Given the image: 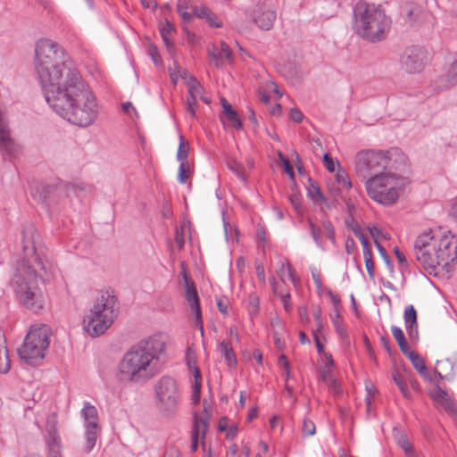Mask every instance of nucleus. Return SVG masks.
I'll return each instance as SVG.
<instances>
[{
	"instance_id": "43",
	"label": "nucleus",
	"mask_w": 457,
	"mask_h": 457,
	"mask_svg": "<svg viewBox=\"0 0 457 457\" xmlns=\"http://www.w3.org/2000/svg\"><path fill=\"white\" fill-rule=\"evenodd\" d=\"M316 432V426L311 420L305 419L303 422V434L304 436H313Z\"/></svg>"
},
{
	"instance_id": "42",
	"label": "nucleus",
	"mask_w": 457,
	"mask_h": 457,
	"mask_svg": "<svg viewBox=\"0 0 457 457\" xmlns=\"http://www.w3.org/2000/svg\"><path fill=\"white\" fill-rule=\"evenodd\" d=\"M189 175V165L188 162H180L179 172H178V179L180 183H185Z\"/></svg>"
},
{
	"instance_id": "60",
	"label": "nucleus",
	"mask_w": 457,
	"mask_h": 457,
	"mask_svg": "<svg viewBox=\"0 0 457 457\" xmlns=\"http://www.w3.org/2000/svg\"><path fill=\"white\" fill-rule=\"evenodd\" d=\"M173 66H174V71H172V70L170 69V79H171L172 82L175 84V83H177V80H178V76H177V74H176V72H175V71L179 72V71L181 70V68H180V66L178 64V62H173Z\"/></svg>"
},
{
	"instance_id": "13",
	"label": "nucleus",
	"mask_w": 457,
	"mask_h": 457,
	"mask_svg": "<svg viewBox=\"0 0 457 457\" xmlns=\"http://www.w3.org/2000/svg\"><path fill=\"white\" fill-rule=\"evenodd\" d=\"M426 51L421 46L406 47L400 56L401 68L410 74L420 72L425 65Z\"/></svg>"
},
{
	"instance_id": "3",
	"label": "nucleus",
	"mask_w": 457,
	"mask_h": 457,
	"mask_svg": "<svg viewBox=\"0 0 457 457\" xmlns=\"http://www.w3.org/2000/svg\"><path fill=\"white\" fill-rule=\"evenodd\" d=\"M165 353V337L155 334L131 346L117 367V378L125 383H144L160 370Z\"/></svg>"
},
{
	"instance_id": "49",
	"label": "nucleus",
	"mask_w": 457,
	"mask_h": 457,
	"mask_svg": "<svg viewBox=\"0 0 457 457\" xmlns=\"http://www.w3.org/2000/svg\"><path fill=\"white\" fill-rule=\"evenodd\" d=\"M336 178H337L338 184H340L344 187H352V183L349 179V177L344 170L337 172L336 175Z\"/></svg>"
},
{
	"instance_id": "61",
	"label": "nucleus",
	"mask_w": 457,
	"mask_h": 457,
	"mask_svg": "<svg viewBox=\"0 0 457 457\" xmlns=\"http://www.w3.org/2000/svg\"><path fill=\"white\" fill-rule=\"evenodd\" d=\"M187 366L191 369L193 366H196V360L194 353L188 351L187 353Z\"/></svg>"
},
{
	"instance_id": "53",
	"label": "nucleus",
	"mask_w": 457,
	"mask_h": 457,
	"mask_svg": "<svg viewBox=\"0 0 457 457\" xmlns=\"http://www.w3.org/2000/svg\"><path fill=\"white\" fill-rule=\"evenodd\" d=\"M279 156L283 162L285 171L290 176L291 179H294L295 174H294L293 167L290 164L289 160L287 157L282 156L281 154H279Z\"/></svg>"
},
{
	"instance_id": "12",
	"label": "nucleus",
	"mask_w": 457,
	"mask_h": 457,
	"mask_svg": "<svg viewBox=\"0 0 457 457\" xmlns=\"http://www.w3.org/2000/svg\"><path fill=\"white\" fill-rule=\"evenodd\" d=\"M81 415L84 419L86 428L84 451L89 453L95 447L98 437L99 425L97 410L90 403H85L81 410Z\"/></svg>"
},
{
	"instance_id": "59",
	"label": "nucleus",
	"mask_w": 457,
	"mask_h": 457,
	"mask_svg": "<svg viewBox=\"0 0 457 457\" xmlns=\"http://www.w3.org/2000/svg\"><path fill=\"white\" fill-rule=\"evenodd\" d=\"M150 55L155 64H159L161 62V55L155 46H151L150 48Z\"/></svg>"
},
{
	"instance_id": "62",
	"label": "nucleus",
	"mask_w": 457,
	"mask_h": 457,
	"mask_svg": "<svg viewBox=\"0 0 457 457\" xmlns=\"http://www.w3.org/2000/svg\"><path fill=\"white\" fill-rule=\"evenodd\" d=\"M380 343L388 353H391L392 348L390 345V340L387 337H381Z\"/></svg>"
},
{
	"instance_id": "56",
	"label": "nucleus",
	"mask_w": 457,
	"mask_h": 457,
	"mask_svg": "<svg viewBox=\"0 0 457 457\" xmlns=\"http://www.w3.org/2000/svg\"><path fill=\"white\" fill-rule=\"evenodd\" d=\"M325 167L330 172H333L335 170L334 162L331 156L328 154H325L323 156Z\"/></svg>"
},
{
	"instance_id": "38",
	"label": "nucleus",
	"mask_w": 457,
	"mask_h": 457,
	"mask_svg": "<svg viewBox=\"0 0 457 457\" xmlns=\"http://www.w3.org/2000/svg\"><path fill=\"white\" fill-rule=\"evenodd\" d=\"M339 318H340L339 311L336 308L335 315L332 317V322H333V325L335 327L337 333L341 337H347V334H346L345 329L343 328L342 324L340 323Z\"/></svg>"
},
{
	"instance_id": "33",
	"label": "nucleus",
	"mask_w": 457,
	"mask_h": 457,
	"mask_svg": "<svg viewBox=\"0 0 457 457\" xmlns=\"http://www.w3.org/2000/svg\"><path fill=\"white\" fill-rule=\"evenodd\" d=\"M227 166L229 170L234 172L239 179L243 182L246 181V175L245 173V167L242 163L237 161L235 158H230L228 161Z\"/></svg>"
},
{
	"instance_id": "27",
	"label": "nucleus",
	"mask_w": 457,
	"mask_h": 457,
	"mask_svg": "<svg viewBox=\"0 0 457 457\" xmlns=\"http://www.w3.org/2000/svg\"><path fill=\"white\" fill-rule=\"evenodd\" d=\"M391 331H392V335H393L394 338L397 342V345H398L401 352L404 355H406L407 353L411 352L403 330L399 327L392 326Z\"/></svg>"
},
{
	"instance_id": "2",
	"label": "nucleus",
	"mask_w": 457,
	"mask_h": 457,
	"mask_svg": "<svg viewBox=\"0 0 457 457\" xmlns=\"http://www.w3.org/2000/svg\"><path fill=\"white\" fill-rule=\"evenodd\" d=\"M49 106L68 122L86 128L97 119L99 107L80 73L45 97Z\"/></svg>"
},
{
	"instance_id": "51",
	"label": "nucleus",
	"mask_w": 457,
	"mask_h": 457,
	"mask_svg": "<svg viewBox=\"0 0 457 457\" xmlns=\"http://www.w3.org/2000/svg\"><path fill=\"white\" fill-rule=\"evenodd\" d=\"M201 395V384L199 381L195 382L193 386V394L192 400L194 403H198L200 402Z\"/></svg>"
},
{
	"instance_id": "15",
	"label": "nucleus",
	"mask_w": 457,
	"mask_h": 457,
	"mask_svg": "<svg viewBox=\"0 0 457 457\" xmlns=\"http://www.w3.org/2000/svg\"><path fill=\"white\" fill-rule=\"evenodd\" d=\"M0 151L10 158H15L21 153V146L11 137L4 119H0Z\"/></svg>"
},
{
	"instance_id": "23",
	"label": "nucleus",
	"mask_w": 457,
	"mask_h": 457,
	"mask_svg": "<svg viewBox=\"0 0 457 457\" xmlns=\"http://www.w3.org/2000/svg\"><path fill=\"white\" fill-rule=\"evenodd\" d=\"M405 356L410 359L412 366L416 369V370L424 379L431 380V376L426 366L425 361L418 353L411 351Z\"/></svg>"
},
{
	"instance_id": "10",
	"label": "nucleus",
	"mask_w": 457,
	"mask_h": 457,
	"mask_svg": "<svg viewBox=\"0 0 457 457\" xmlns=\"http://www.w3.org/2000/svg\"><path fill=\"white\" fill-rule=\"evenodd\" d=\"M50 335L51 330L47 325L31 326L23 345L18 349L20 358L29 364H35L44 359L50 344Z\"/></svg>"
},
{
	"instance_id": "28",
	"label": "nucleus",
	"mask_w": 457,
	"mask_h": 457,
	"mask_svg": "<svg viewBox=\"0 0 457 457\" xmlns=\"http://www.w3.org/2000/svg\"><path fill=\"white\" fill-rule=\"evenodd\" d=\"M307 195L315 203L327 202V198L323 195L320 187L311 178L308 179Z\"/></svg>"
},
{
	"instance_id": "16",
	"label": "nucleus",
	"mask_w": 457,
	"mask_h": 457,
	"mask_svg": "<svg viewBox=\"0 0 457 457\" xmlns=\"http://www.w3.org/2000/svg\"><path fill=\"white\" fill-rule=\"evenodd\" d=\"M45 440L47 446L48 457H62V440L57 431L54 417L47 420Z\"/></svg>"
},
{
	"instance_id": "25",
	"label": "nucleus",
	"mask_w": 457,
	"mask_h": 457,
	"mask_svg": "<svg viewBox=\"0 0 457 457\" xmlns=\"http://www.w3.org/2000/svg\"><path fill=\"white\" fill-rule=\"evenodd\" d=\"M58 190L59 189L56 187L40 184L35 187L32 195L37 201L46 202L52 197V195H55L58 192Z\"/></svg>"
},
{
	"instance_id": "64",
	"label": "nucleus",
	"mask_w": 457,
	"mask_h": 457,
	"mask_svg": "<svg viewBox=\"0 0 457 457\" xmlns=\"http://www.w3.org/2000/svg\"><path fill=\"white\" fill-rule=\"evenodd\" d=\"M353 247H354L353 239L351 237H348L345 241V250H346L347 253H349V254L353 253Z\"/></svg>"
},
{
	"instance_id": "22",
	"label": "nucleus",
	"mask_w": 457,
	"mask_h": 457,
	"mask_svg": "<svg viewBox=\"0 0 457 457\" xmlns=\"http://www.w3.org/2000/svg\"><path fill=\"white\" fill-rule=\"evenodd\" d=\"M406 331L410 337L418 336L417 312L413 305H408L403 313Z\"/></svg>"
},
{
	"instance_id": "52",
	"label": "nucleus",
	"mask_w": 457,
	"mask_h": 457,
	"mask_svg": "<svg viewBox=\"0 0 457 457\" xmlns=\"http://www.w3.org/2000/svg\"><path fill=\"white\" fill-rule=\"evenodd\" d=\"M290 119L294 120L296 123H300L303 119V115L300 110L297 108H292L289 112Z\"/></svg>"
},
{
	"instance_id": "1",
	"label": "nucleus",
	"mask_w": 457,
	"mask_h": 457,
	"mask_svg": "<svg viewBox=\"0 0 457 457\" xmlns=\"http://www.w3.org/2000/svg\"><path fill=\"white\" fill-rule=\"evenodd\" d=\"M22 258L18 262L12 286L19 302L34 312L44 306V295L39 280H49L55 267L43 253L39 235L32 223H26L21 230Z\"/></svg>"
},
{
	"instance_id": "24",
	"label": "nucleus",
	"mask_w": 457,
	"mask_h": 457,
	"mask_svg": "<svg viewBox=\"0 0 457 457\" xmlns=\"http://www.w3.org/2000/svg\"><path fill=\"white\" fill-rule=\"evenodd\" d=\"M175 27L168 20H166L160 28V33L163 43L170 54H173L175 52V46L170 39V36L175 32Z\"/></svg>"
},
{
	"instance_id": "26",
	"label": "nucleus",
	"mask_w": 457,
	"mask_h": 457,
	"mask_svg": "<svg viewBox=\"0 0 457 457\" xmlns=\"http://www.w3.org/2000/svg\"><path fill=\"white\" fill-rule=\"evenodd\" d=\"M220 103L223 108V112L228 120L235 129H241L242 121L239 119L237 112L233 109L232 105L223 97L220 98Z\"/></svg>"
},
{
	"instance_id": "45",
	"label": "nucleus",
	"mask_w": 457,
	"mask_h": 457,
	"mask_svg": "<svg viewBox=\"0 0 457 457\" xmlns=\"http://www.w3.org/2000/svg\"><path fill=\"white\" fill-rule=\"evenodd\" d=\"M312 316L316 323V329L314 331H317L318 333L320 332L323 328V322H322V313L321 309L317 306L312 310Z\"/></svg>"
},
{
	"instance_id": "50",
	"label": "nucleus",
	"mask_w": 457,
	"mask_h": 457,
	"mask_svg": "<svg viewBox=\"0 0 457 457\" xmlns=\"http://www.w3.org/2000/svg\"><path fill=\"white\" fill-rule=\"evenodd\" d=\"M217 307L218 310L222 313L223 315H228V300L227 298H220L217 300Z\"/></svg>"
},
{
	"instance_id": "35",
	"label": "nucleus",
	"mask_w": 457,
	"mask_h": 457,
	"mask_svg": "<svg viewBox=\"0 0 457 457\" xmlns=\"http://www.w3.org/2000/svg\"><path fill=\"white\" fill-rule=\"evenodd\" d=\"M189 145L182 135L179 136V145L177 152V159L180 162H187Z\"/></svg>"
},
{
	"instance_id": "55",
	"label": "nucleus",
	"mask_w": 457,
	"mask_h": 457,
	"mask_svg": "<svg viewBox=\"0 0 457 457\" xmlns=\"http://www.w3.org/2000/svg\"><path fill=\"white\" fill-rule=\"evenodd\" d=\"M394 252H395V254L401 267H403V268L407 267L408 266L407 260L404 257L403 253L397 247H395L394 249Z\"/></svg>"
},
{
	"instance_id": "36",
	"label": "nucleus",
	"mask_w": 457,
	"mask_h": 457,
	"mask_svg": "<svg viewBox=\"0 0 457 457\" xmlns=\"http://www.w3.org/2000/svg\"><path fill=\"white\" fill-rule=\"evenodd\" d=\"M322 381L332 388L335 392H338V385L337 379L333 377L330 369H323L320 371Z\"/></svg>"
},
{
	"instance_id": "48",
	"label": "nucleus",
	"mask_w": 457,
	"mask_h": 457,
	"mask_svg": "<svg viewBox=\"0 0 457 457\" xmlns=\"http://www.w3.org/2000/svg\"><path fill=\"white\" fill-rule=\"evenodd\" d=\"M196 98L195 96H188L187 98V110L190 115L195 118L196 115Z\"/></svg>"
},
{
	"instance_id": "14",
	"label": "nucleus",
	"mask_w": 457,
	"mask_h": 457,
	"mask_svg": "<svg viewBox=\"0 0 457 457\" xmlns=\"http://www.w3.org/2000/svg\"><path fill=\"white\" fill-rule=\"evenodd\" d=\"M183 279L185 283L186 292H185V297L187 301L191 312L195 314L196 325L198 326L201 334H204V326H203V319H202V312L201 308L199 304V297L196 291V288L195 287L194 282L188 278L187 272L184 270L182 271Z\"/></svg>"
},
{
	"instance_id": "30",
	"label": "nucleus",
	"mask_w": 457,
	"mask_h": 457,
	"mask_svg": "<svg viewBox=\"0 0 457 457\" xmlns=\"http://www.w3.org/2000/svg\"><path fill=\"white\" fill-rule=\"evenodd\" d=\"M445 87L457 85V59L449 64L444 75Z\"/></svg>"
},
{
	"instance_id": "47",
	"label": "nucleus",
	"mask_w": 457,
	"mask_h": 457,
	"mask_svg": "<svg viewBox=\"0 0 457 457\" xmlns=\"http://www.w3.org/2000/svg\"><path fill=\"white\" fill-rule=\"evenodd\" d=\"M175 242L178 245V248L181 250L184 247L185 245V239H184V227H177L175 229Z\"/></svg>"
},
{
	"instance_id": "8",
	"label": "nucleus",
	"mask_w": 457,
	"mask_h": 457,
	"mask_svg": "<svg viewBox=\"0 0 457 457\" xmlns=\"http://www.w3.org/2000/svg\"><path fill=\"white\" fill-rule=\"evenodd\" d=\"M400 171L389 169L378 176L370 177L364 183L369 197L383 205L395 204L405 183V179L398 173Z\"/></svg>"
},
{
	"instance_id": "54",
	"label": "nucleus",
	"mask_w": 457,
	"mask_h": 457,
	"mask_svg": "<svg viewBox=\"0 0 457 457\" xmlns=\"http://www.w3.org/2000/svg\"><path fill=\"white\" fill-rule=\"evenodd\" d=\"M298 314H299L300 320L303 323H308L310 321L308 310L305 306H301L298 308Z\"/></svg>"
},
{
	"instance_id": "17",
	"label": "nucleus",
	"mask_w": 457,
	"mask_h": 457,
	"mask_svg": "<svg viewBox=\"0 0 457 457\" xmlns=\"http://www.w3.org/2000/svg\"><path fill=\"white\" fill-rule=\"evenodd\" d=\"M276 13L265 5H259L253 11V21L262 29L269 30L272 28Z\"/></svg>"
},
{
	"instance_id": "29",
	"label": "nucleus",
	"mask_w": 457,
	"mask_h": 457,
	"mask_svg": "<svg viewBox=\"0 0 457 457\" xmlns=\"http://www.w3.org/2000/svg\"><path fill=\"white\" fill-rule=\"evenodd\" d=\"M220 350L221 354L224 356L228 367H233L237 364V357L235 352L228 341H222L220 344Z\"/></svg>"
},
{
	"instance_id": "31",
	"label": "nucleus",
	"mask_w": 457,
	"mask_h": 457,
	"mask_svg": "<svg viewBox=\"0 0 457 457\" xmlns=\"http://www.w3.org/2000/svg\"><path fill=\"white\" fill-rule=\"evenodd\" d=\"M392 378H393L395 383L397 385L402 395L405 398L410 399L411 394H410V391L408 390L407 384H406V382H407L406 374H402L398 370H394L392 373Z\"/></svg>"
},
{
	"instance_id": "6",
	"label": "nucleus",
	"mask_w": 457,
	"mask_h": 457,
	"mask_svg": "<svg viewBox=\"0 0 457 457\" xmlns=\"http://www.w3.org/2000/svg\"><path fill=\"white\" fill-rule=\"evenodd\" d=\"M353 17L355 33L370 43L384 40L391 28V19L380 4L359 1L354 6Z\"/></svg>"
},
{
	"instance_id": "19",
	"label": "nucleus",
	"mask_w": 457,
	"mask_h": 457,
	"mask_svg": "<svg viewBox=\"0 0 457 457\" xmlns=\"http://www.w3.org/2000/svg\"><path fill=\"white\" fill-rule=\"evenodd\" d=\"M208 54L216 67H220L225 60H231L232 51L225 42L220 45H212L208 48Z\"/></svg>"
},
{
	"instance_id": "7",
	"label": "nucleus",
	"mask_w": 457,
	"mask_h": 457,
	"mask_svg": "<svg viewBox=\"0 0 457 457\" xmlns=\"http://www.w3.org/2000/svg\"><path fill=\"white\" fill-rule=\"evenodd\" d=\"M406 156L397 148L387 151L364 150L355 156L356 175L364 181L389 169L404 170Z\"/></svg>"
},
{
	"instance_id": "39",
	"label": "nucleus",
	"mask_w": 457,
	"mask_h": 457,
	"mask_svg": "<svg viewBox=\"0 0 457 457\" xmlns=\"http://www.w3.org/2000/svg\"><path fill=\"white\" fill-rule=\"evenodd\" d=\"M188 86V96H195V98H197V96L202 94L203 88L195 78L190 77V82Z\"/></svg>"
},
{
	"instance_id": "20",
	"label": "nucleus",
	"mask_w": 457,
	"mask_h": 457,
	"mask_svg": "<svg viewBox=\"0 0 457 457\" xmlns=\"http://www.w3.org/2000/svg\"><path fill=\"white\" fill-rule=\"evenodd\" d=\"M403 12L408 22L412 26L423 23L428 16V12L420 5L414 3L406 4L403 8Z\"/></svg>"
},
{
	"instance_id": "63",
	"label": "nucleus",
	"mask_w": 457,
	"mask_h": 457,
	"mask_svg": "<svg viewBox=\"0 0 457 457\" xmlns=\"http://www.w3.org/2000/svg\"><path fill=\"white\" fill-rule=\"evenodd\" d=\"M290 199V202L292 204V205L294 206V208L298 211L301 209V201L299 199V197L297 195H291L289 197Z\"/></svg>"
},
{
	"instance_id": "11",
	"label": "nucleus",
	"mask_w": 457,
	"mask_h": 457,
	"mask_svg": "<svg viewBox=\"0 0 457 457\" xmlns=\"http://www.w3.org/2000/svg\"><path fill=\"white\" fill-rule=\"evenodd\" d=\"M154 393L158 409L164 413H172L180 400L176 380L169 376L162 377L154 385Z\"/></svg>"
},
{
	"instance_id": "34",
	"label": "nucleus",
	"mask_w": 457,
	"mask_h": 457,
	"mask_svg": "<svg viewBox=\"0 0 457 457\" xmlns=\"http://www.w3.org/2000/svg\"><path fill=\"white\" fill-rule=\"evenodd\" d=\"M310 234L320 248H323V243L321 239V228L318 226L312 218H307Z\"/></svg>"
},
{
	"instance_id": "46",
	"label": "nucleus",
	"mask_w": 457,
	"mask_h": 457,
	"mask_svg": "<svg viewBox=\"0 0 457 457\" xmlns=\"http://www.w3.org/2000/svg\"><path fill=\"white\" fill-rule=\"evenodd\" d=\"M375 245H376V247L380 254V256L382 257V259L385 261L386 264L387 265V267L392 270L393 269V264L391 262V260H390V257L389 255L387 254L386 249L381 245V244L375 240Z\"/></svg>"
},
{
	"instance_id": "57",
	"label": "nucleus",
	"mask_w": 457,
	"mask_h": 457,
	"mask_svg": "<svg viewBox=\"0 0 457 457\" xmlns=\"http://www.w3.org/2000/svg\"><path fill=\"white\" fill-rule=\"evenodd\" d=\"M280 298H281V301L283 303L285 310L287 312H290L291 309H292V303L290 302V295L288 293L287 294H284V295H280Z\"/></svg>"
},
{
	"instance_id": "18",
	"label": "nucleus",
	"mask_w": 457,
	"mask_h": 457,
	"mask_svg": "<svg viewBox=\"0 0 457 457\" xmlns=\"http://www.w3.org/2000/svg\"><path fill=\"white\" fill-rule=\"evenodd\" d=\"M429 395L436 403L437 407L445 411L448 414L455 413V406L449 397L448 394L441 389L438 386H435L429 390Z\"/></svg>"
},
{
	"instance_id": "5",
	"label": "nucleus",
	"mask_w": 457,
	"mask_h": 457,
	"mask_svg": "<svg viewBox=\"0 0 457 457\" xmlns=\"http://www.w3.org/2000/svg\"><path fill=\"white\" fill-rule=\"evenodd\" d=\"M414 253L419 263L429 273H448L457 263V238L452 234L436 237L431 230L426 231L416 238Z\"/></svg>"
},
{
	"instance_id": "58",
	"label": "nucleus",
	"mask_w": 457,
	"mask_h": 457,
	"mask_svg": "<svg viewBox=\"0 0 457 457\" xmlns=\"http://www.w3.org/2000/svg\"><path fill=\"white\" fill-rule=\"evenodd\" d=\"M345 203L346 206L347 216H353L356 210L354 204L350 198L345 199Z\"/></svg>"
},
{
	"instance_id": "9",
	"label": "nucleus",
	"mask_w": 457,
	"mask_h": 457,
	"mask_svg": "<svg viewBox=\"0 0 457 457\" xmlns=\"http://www.w3.org/2000/svg\"><path fill=\"white\" fill-rule=\"evenodd\" d=\"M116 298L108 292L98 296L83 319L84 330L91 337L103 335L115 317Z\"/></svg>"
},
{
	"instance_id": "4",
	"label": "nucleus",
	"mask_w": 457,
	"mask_h": 457,
	"mask_svg": "<svg viewBox=\"0 0 457 457\" xmlns=\"http://www.w3.org/2000/svg\"><path fill=\"white\" fill-rule=\"evenodd\" d=\"M35 67L45 97L79 74L68 62L63 49L49 39L37 42Z\"/></svg>"
},
{
	"instance_id": "41",
	"label": "nucleus",
	"mask_w": 457,
	"mask_h": 457,
	"mask_svg": "<svg viewBox=\"0 0 457 457\" xmlns=\"http://www.w3.org/2000/svg\"><path fill=\"white\" fill-rule=\"evenodd\" d=\"M352 230L354 233L355 237H358L360 240L361 245H362V251L370 250V245L367 237L361 231V229L359 227H352Z\"/></svg>"
},
{
	"instance_id": "21",
	"label": "nucleus",
	"mask_w": 457,
	"mask_h": 457,
	"mask_svg": "<svg viewBox=\"0 0 457 457\" xmlns=\"http://www.w3.org/2000/svg\"><path fill=\"white\" fill-rule=\"evenodd\" d=\"M191 9H193L195 17L204 19L210 26L215 28L222 26L221 21L205 5H192Z\"/></svg>"
},
{
	"instance_id": "32",
	"label": "nucleus",
	"mask_w": 457,
	"mask_h": 457,
	"mask_svg": "<svg viewBox=\"0 0 457 457\" xmlns=\"http://www.w3.org/2000/svg\"><path fill=\"white\" fill-rule=\"evenodd\" d=\"M208 426L209 422L207 418L198 417L195 415L192 434L200 436L204 439L208 429Z\"/></svg>"
},
{
	"instance_id": "44",
	"label": "nucleus",
	"mask_w": 457,
	"mask_h": 457,
	"mask_svg": "<svg viewBox=\"0 0 457 457\" xmlns=\"http://www.w3.org/2000/svg\"><path fill=\"white\" fill-rule=\"evenodd\" d=\"M322 228L326 234V237L332 242L335 243V229L332 223L328 220L322 221Z\"/></svg>"
},
{
	"instance_id": "37",
	"label": "nucleus",
	"mask_w": 457,
	"mask_h": 457,
	"mask_svg": "<svg viewBox=\"0 0 457 457\" xmlns=\"http://www.w3.org/2000/svg\"><path fill=\"white\" fill-rule=\"evenodd\" d=\"M362 253H363V258H364L365 266H366L368 274H369L370 278H373L375 270H374V262L372 261L371 250L370 249L365 250V251H362Z\"/></svg>"
},
{
	"instance_id": "40",
	"label": "nucleus",
	"mask_w": 457,
	"mask_h": 457,
	"mask_svg": "<svg viewBox=\"0 0 457 457\" xmlns=\"http://www.w3.org/2000/svg\"><path fill=\"white\" fill-rule=\"evenodd\" d=\"M398 445L404 451L407 457H414L412 445L406 437L401 436L398 439Z\"/></svg>"
}]
</instances>
